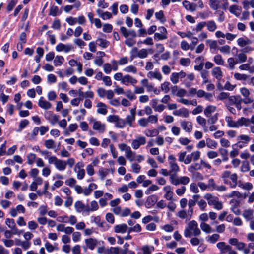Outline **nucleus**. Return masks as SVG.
Masks as SVG:
<instances>
[{
    "instance_id": "obj_1",
    "label": "nucleus",
    "mask_w": 254,
    "mask_h": 254,
    "mask_svg": "<svg viewBox=\"0 0 254 254\" xmlns=\"http://www.w3.org/2000/svg\"><path fill=\"white\" fill-rule=\"evenodd\" d=\"M146 143V138L144 136H139L137 139L133 140L131 146L134 149H137L140 146Z\"/></svg>"
},
{
    "instance_id": "obj_2",
    "label": "nucleus",
    "mask_w": 254,
    "mask_h": 254,
    "mask_svg": "<svg viewBox=\"0 0 254 254\" xmlns=\"http://www.w3.org/2000/svg\"><path fill=\"white\" fill-rule=\"evenodd\" d=\"M158 197L157 195L153 194L149 196L145 203V206L147 208H150L154 206L157 203Z\"/></svg>"
},
{
    "instance_id": "obj_3",
    "label": "nucleus",
    "mask_w": 254,
    "mask_h": 254,
    "mask_svg": "<svg viewBox=\"0 0 254 254\" xmlns=\"http://www.w3.org/2000/svg\"><path fill=\"white\" fill-rule=\"evenodd\" d=\"M38 105L40 107L47 110L51 107L52 104L49 102L44 100V97L41 96L39 100Z\"/></svg>"
},
{
    "instance_id": "obj_4",
    "label": "nucleus",
    "mask_w": 254,
    "mask_h": 254,
    "mask_svg": "<svg viewBox=\"0 0 254 254\" xmlns=\"http://www.w3.org/2000/svg\"><path fill=\"white\" fill-rule=\"evenodd\" d=\"M85 242L88 248L91 250L94 249L98 243L96 239L91 238L85 239Z\"/></svg>"
},
{
    "instance_id": "obj_5",
    "label": "nucleus",
    "mask_w": 254,
    "mask_h": 254,
    "mask_svg": "<svg viewBox=\"0 0 254 254\" xmlns=\"http://www.w3.org/2000/svg\"><path fill=\"white\" fill-rule=\"evenodd\" d=\"M93 128L98 130L101 133H103L105 130V125L102 124L100 121H95L93 124Z\"/></svg>"
},
{
    "instance_id": "obj_6",
    "label": "nucleus",
    "mask_w": 254,
    "mask_h": 254,
    "mask_svg": "<svg viewBox=\"0 0 254 254\" xmlns=\"http://www.w3.org/2000/svg\"><path fill=\"white\" fill-rule=\"evenodd\" d=\"M97 107H98L97 112L102 115H106L107 113V105L102 102H99L97 104Z\"/></svg>"
},
{
    "instance_id": "obj_7",
    "label": "nucleus",
    "mask_w": 254,
    "mask_h": 254,
    "mask_svg": "<svg viewBox=\"0 0 254 254\" xmlns=\"http://www.w3.org/2000/svg\"><path fill=\"white\" fill-rule=\"evenodd\" d=\"M127 228V225L123 223L120 225H117L114 227V231L116 233H124L126 232Z\"/></svg>"
},
{
    "instance_id": "obj_8",
    "label": "nucleus",
    "mask_w": 254,
    "mask_h": 254,
    "mask_svg": "<svg viewBox=\"0 0 254 254\" xmlns=\"http://www.w3.org/2000/svg\"><path fill=\"white\" fill-rule=\"evenodd\" d=\"M183 5L187 10L194 11L196 10V4L191 3L189 1L184 0L183 2Z\"/></svg>"
},
{
    "instance_id": "obj_9",
    "label": "nucleus",
    "mask_w": 254,
    "mask_h": 254,
    "mask_svg": "<svg viewBox=\"0 0 254 254\" xmlns=\"http://www.w3.org/2000/svg\"><path fill=\"white\" fill-rule=\"evenodd\" d=\"M148 55L147 51L145 49H142L139 51H138L137 54L132 55L130 56L131 60H132L134 58L138 57L140 58L143 59L147 57Z\"/></svg>"
},
{
    "instance_id": "obj_10",
    "label": "nucleus",
    "mask_w": 254,
    "mask_h": 254,
    "mask_svg": "<svg viewBox=\"0 0 254 254\" xmlns=\"http://www.w3.org/2000/svg\"><path fill=\"white\" fill-rule=\"evenodd\" d=\"M212 75L217 79L220 80L222 77V72L220 67H216L212 70Z\"/></svg>"
},
{
    "instance_id": "obj_11",
    "label": "nucleus",
    "mask_w": 254,
    "mask_h": 254,
    "mask_svg": "<svg viewBox=\"0 0 254 254\" xmlns=\"http://www.w3.org/2000/svg\"><path fill=\"white\" fill-rule=\"evenodd\" d=\"M66 166V162L60 159L57 160L55 163V167L60 171H63L65 169Z\"/></svg>"
},
{
    "instance_id": "obj_12",
    "label": "nucleus",
    "mask_w": 254,
    "mask_h": 254,
    "mask_svg": "<svg viewBox=\"0 0 254 254\" xmlns=\"http://www.w3.org/2000/svg\"><path fill=\"white\" fill-rule=\"evenodd\" d=\"M181 126L183 129L185 130L187 132H190L192 130V126L191 123L184 121L181 123Z\"/></svg>"
},
{
    "instance_id": "obj_13",
    "label": "nucleus",
    "mask_w": 254,
    "mask_h": 254,
    "mask_svg": "<svg viewBox=\"0 0 254 254\" xmlns=\"http://www.w3.org/2000/svg\"><path fill=\"white\" fill-rule=\"evenodd\" d=\"M217 247L221 250V253H225V251L230 250L231 246L230 245H226L224 242H220L217 244Z\"/></svg>"
},
{
    "instance_id": "obj_14",
    "label": "nucleus",
    "mask_w": 254,
    "mask_h": 254,
    "mask_svg": "<svg viewBox=\"0 0 254 254\" xmlns=\"http://www.w3.org/2000/svg\"><path fill=\"white\" fill-rule=\"evenodd\" d=\"M250 123V119L245 117H241L237 121V124L239 126H245L248 127Z\"/></svg>"
},
{
    "instance_id": "obj_15",
    "label": "nucleus",
    "mask_w": 254,
    "mask_h": 254,
    "mask_svg": "<svg viewBox=\"0 0 254 254\" xmlns=\"http://www.w3.org/2000/svg\"><path fill=\"white\" fill-rule=\"evenodd\" d=\"M92 186H94V189H97V187H98L97 185L95 183L90 184L88 186V188H85L84 189V190H83L82 193H83L84 195L88 196L91 194V193L92 192V191L93 190V188H92Z\"/></svg>"
},
{
    "instance_id": "obj_16",
    "label": "nucleus",
    "mask_w": 254,
    "mask_h": 254,
    "mask_svg": "<svg viewBox=\"0 0 254 254\" xmlns=\"http://www.w3.org/2000/svg\"><path fill=\"white\" fill-rule=\"evenodd\" d=\"M96 41L99 42L98 45L103 48H106L110 45V42L105 39L98 38Z\"/></svg>"
},
{
    "instance_id": "obj_17",
    "label": "nucleus",
    "mask_w": 254,
    "mask_h": 254,
    "mask_svg": "<svg viewBox=\"0 0 254 254\" xmlns=\"http://www.w3.org/2000/svg\"><path fill=\"white\" fill-rule=\"evenodd\" d=\"M216 109V107L215 106L212 105H208L204 109V113L206 117H209L210 114L212 112H214Z\"/></svg>"
},
{
    "instance_id": "obj_18",
    "label": "nucleus",
    "mask_w": 254,
    "mask_h": 254,
    "mask_svg": "<svg viewBox=\"0 0 254 254\" xmlns=\"http://www.w3.org/2000/svg\"><path fill=\"white\" fill-rule=\"evenodd\" d=\"M155 15L156 18L159 20L160 22L162 23H164L166 21L163 10H160L159 12H156L155 13Z\"/></svg>"
},
{
    "instance_id": "obj_19",
    "label": "nucleus",
    "mask_w": 254,
    "mask_h": 254,
    "mask_svg": "<svg viewBox=\"0 0 254 254\" xmlns=\"http://www.w3.org/2000/svg\"><path fill=\"white\" fill-rule=\"evenodd\" d=\"M64 59L62 56H57L54 60V64L55 66H61L63 64Z\"/></svg>"
},
{
    "instance_id": "obj_20",
    "label": "nucleus",
    "mask_w": 254,
    "mask_h": 254,
    "mask_svg": "<svg viewBox=\"0 0 254 254\" xmlns=\"http://www.w3.org/2000/svg\"><path fill=\"white\" fill-rule=\"evenodd\" d=\"M62 11L59 12V8L57 6H52L50 7L49 15L52 16H56L57 15H60Z\"/></svg>"
},
{
    "instance_id": "obj_21",
    "label": "nucleus",
    "mask_w": 254,
    "mask_h": 254,
    "mask_svg": "<svg viewBox=\"0 0 254 254\" xmlns=\"http://www.w3.org/2000/svg\"><path fill=\"white\" fill-rule=\"evenodd\" d=\"M18 0H10L6 7V11L9 13L11 12L13 8L18 3Z\"/></svg>"
},
{
    "instance_id": "obj_22",
    "label": "nucleus",
    "mask_w": 254,
    "mask_h": 254,
    "mask_svg": "<svg viewBox=\"0 0 254 254\" xmlns=\"http://www.w3.org/2000/svg\"><path fill=\"white\" fill-rule=\"evenodd\" d=\"M75 208L77 212H81L85 208V205L81 201H77L74 204Z\"/></svg>"
},
{
    "instance_id": "obj_23",
    "label": "nucleus",
    "mask_w": 254,
    "mask_h": 254,
    "mask_svg": "<svg viewBox=\"0 0 254 254\" xmlns=\"http://www.w3.org/2000/svg\"><path fill=\"white\" fill-rule=\"evenodd\" d=\"M29 124V122L27 119H24L20 121L18 128L17 129V132H20L23 129H24L27 125Z\"/></svg>"
},
{
    "instance_id": "obj_24",
    "label": "nucleus",
    "mask_w": 254,
    "mask_h": 254,
    "mask_svg": "<svg viewBox=\"0 0 254 254\" xmlns=\"http://www.w3.org/2000/svg\"><path fill=\"white\" fill-rule=\"evenodd\" d=\"M225 120L227 122L228 127L234 128L238 127V125L237 124V122H235V121H233L231 117H226L225 118Z\"/></svg>"
},
{
    "instance_id": "obj_25",
    "label": "nucleus",
    "mask_w": 254,
    "mask_h": 254,
    "mask_svg": "<svg viewBox=\"0 0 254 254\" xmlns=\"http://www.w3.org/2000/svg\"><path fill=\"white\" fill-rule=\"evenodd\" d=\"M234 203V205L231 207V209L234 214L237 215H240L241 214V210L239 209L235 210V209L239 206L240 202L237 200H235Z\"/></svg>"
},
{
    "instance_id": "obj_26",
    "label": "nucleus",
    "mask_w": 254,
    "mask_h": 254,
    "mask_svg": "<svg viewBox=\"0 0 254 254\" xmlns=\"http://www.w3.org/2000/svg\"><path fill=\"white\" fill-rule=\"evenodd\" d=\"M206 145L209 148H216L217 146V143L209 138L206 139Z\"/></svg>"
},
{
    "instance_id": "obj_27",
    "label": "nucleus",
    "mask_w": 254,
    "mask_h": 254,
    "mask_svg": "<svg viewBox=\"0 0 254 254\" xmlns=\"http://www.w3.org/2000/svg\"><path fill=\"white\" fill-rule=\"evenodd\" d=\"M110 170L109 169L101 168L99 170V174L102 180H104L105 177L109 174Z\"/></svg>"
},
{
    "instance_id": "obj_28",
    "label": "nucleus",
    "mask_w": 254,
    "mask_h": 254,
    "mask_svg": "<svg viewBox=\"0 0 254 254\" xmlns=\"http://www.w3.org/2000/svg\"><path fill=\"white\" fill-rule=\"evenodd\" d=\"M230 179L232 180L233 184H230V187L235 188L237 185L238 176L236 173H233L231 175Z\"/></svg>"
},
{
    "instance_id": "obj_29",
    "label": "nucleus",
    "mask_w": 254,
    "mask_h": 254,
    "mask_svg": "<svg viewBox=\"0 0 254 254\" xmlns=\"http://www.w3.org/2000/svg\"><path fill=\"white\" fill-rule=\"evenodd\" d=\"M149 75H151V76H153V77L158 79V80L160 81L162 79V76L160 72L159 71H156L154 72H153L152 71H150L147 74V76L149 78H151V76H149Z\"/></svg>"
},
{
    "instance_id": "obj_30",
    "label": "nucleus",
    "mask_w": 254,
    "mask_h": 254,
    "mask_svg": "<svg viewBox=\"0 0 254 254\" xmlns=\"http://www.w3.org/2000/svg\"><path fill=\"white\" fill-rule=\"evenodd\" d=\"M207 29L210 32L214 31L217 28V25L213 20L209 21L207 24Z\"/></svg>"
},
{
    "instance_id": "obj_31",
    "label": "nucleus",
    "mask_w": 254,
    "mask_h": 254,
    "mask_svg": "<svg viewBox=\"0 0 254 254\" xmlns=\"http://www.w3.org/2000/svg\"><path fill=\"white\" fill-rule=\"evenodd\" d=\"M238 44L240 47H244L247 45L251 43V41L249 39L245 40L243 38H239L237 40Z\"/></svg>"
},
{
    "instance_id": "obj_32",
    "label": "nucleus",
    "mask_w": 254,
    "mask_h": 254,
    "mask_svg": "<svg viewBox=\"0 0 254 254\" xmlns=\"http://www.w3.org/2000/svg\"><path fill=\"white\" fill-rule=\"evenodd\" d=\"M210 2V6L213 10H216L220 7V2L219 0H211Z\"/></svg>"
},
{
    "instance_id": "obj_33",
    "label": "nucleus",
    "mask_w": 254,
    "mask_h": 254,
    "mask_svg": "<svg viewBox=\"0 0 254 254\" xmlns=\"http://www.w3.org/2000/svg\"><path fill=\"white\" fill-rule=\"evenodd\" d=\"M201 229L206 233H209L212 231L210 226L206 223H201L200 224Z\"/></svg>"
},
{
    "instance_id": "obj_34",
    "label": "nucleus",
    "mask_w": 254,
    "mask_h": 254,
    "mask_svg": "<svg viewBox=\"0 0 254 254\" xmlns=\"http://www.w3.org/2000/svg\"><path fill=\"white\" fill-rule=\"evenodd\" d=\"M168 36L166 34H163L161 33H155L154 38L155 41L163 40L167 39Z\"/></svg>"
},
{
    "instance_id": "obj_35",
    "label": "nucleus",
    "mask_w": 254,
    "mask_h": 254,
    "mask_svg": "<svg viewBox=\"0 0 254 254\" xmlns=\"http://www.w3.org/2000/svg\"><path fill=\"white\" fill-rule=\"evenodd\" d=\"M214 61L217 65H223L224 63L222 56L220 54L216 55L214 56Z\"/></svg>"
},
{
    "instance_id": "obj_36",
    "label": "nucleus",
    "mask_w": 254,
    "mask_h": 254,
    "mask_svg": "<svg viewBox=\"0 0 254 254\" xmlns=\"http://www.w3.org/2000/svg\"><path fill=\"white\" fill-rule=\"evenodd\" d=\"M250 167L248 161H243L241 167V171L243 172H246L250 170Z\"/></svg>"
},
{
    "instance_id": "obj_37",
    "label": "nucleus",
    "mask_w": 254,
    "mask_h": 254,
    "mask_svg": "<svg viewBox=\"0 0 254 254\" xmlns=\"http://www.w3.org/2000/svg\"><path fill=\"white\" fill-rule=\"evenodd\" d=\"M154 248L151 246L150 248L148 245L143 246L142 247V250L143 252V254H151V252L153 251Z\"/></svg>"
},
{
    "instance_id": "obj_38",
    "label": "nucleus",
    "mask_w": 254,
    "mask_h": 254,
    "mask_svg": "<svg viewBox=\"0 0 254 254\" xmlns=\"http://www.w3.org/2000/svg\"><path fill=\"white\" fill-rule=\"evenodd\" d=\"M36 157V154L32 153H30V154H28L27 156L28 164L29 165L33 164L35 160Z\"/></svg>"
},
{
    "instance_id": "obj_39",
    "label": "nucleus",
    "mask_w": 254,
    "mask_h": 254,
    "mask_svg": "<svg viewBox=\"0 0 254 254\" xmlns=\"http://www.w3.org/2000/svg\"><path fill=\"white\" fill-rule=\"evenodd\" d=\"M179 73L177 72H173L170 76V80L173 84H177L179 82Z\"/></svg>"
},
{
    "instance_id": "obj_40",
    "label": "nucleus",
    "mask_w": 254,
    "mask_h": 254,
    "mask_svg": "<svg viewBox=\"0 0 254 254\" xmlns=\"http://www.w3.org/2000/svg\"><path fill=\"white\" fill-rule=\"evenodd\" d=\"M253 213L252 209L245 210L243 212V216L247 220H250L252 219Z\"/></svg>"
},
{
    "instance_id": "obj_41",
    "label": "nucleus",
    "mask_w": 254,
    "mask_h": 254,
    "mask_svg": "<svg viewBox=\"0 0 254 254\" xmlns=\"http://www.w3.org/2000/svg\"><path fill=\"white\" fill-rule=\"evenodd\" d=\"M45 247L48 252H52L54 250H58V247H55L50 242L47 241L45 244Z\"/></svg>"
},
{
    "instance_id": "obj_42",
    "label": "nucleus",
    "mask_w": 254,
    "mask_h": 254,
    "mask_svg": "<svg viewBox=\"0 0 254 254\" xmlns=\"http://www.w3.org/2000/svg\"><path fill=\"white\" fill-rule=\"evenodd\" d=\"M234 78L238 80H246L248 76L244 74H240L239 73H235L234 75Z\"/></svg>"
},
{
    "instance_id": "obj_43",
    "label": "nucleus",
    "mask_w": 254,
    "mask_h": 254,
    "mask_svg": "<svg viewBox=\"0 0 254 254\" xmlns=\"http://www.w3.org/2000/svg\"><path fill=\"white\" fill-rule=\"evenodd\" d=\"M9 99V96L6 95L3 91H0V100L3 104H5Z\"/></svg>"
},
{
    "instance_id": "obj_44",
    "label": "nucleus",
    "mask_w": 254,
    "mask_h": 254,
    "mask_svg": "<svg viewBox=\"0 0 254 254\" xmlns=\"http://www.w3.org/2000/svg\"><path fill=\"white\" fill-rule=\"evenodd\" d=\"M170 181L171 184L177 186L180 184L179 178H176V174L171 175Z\"/></svg>"
},
{
    "instance_id": "obj_45",
    "label": "nucleus",
    "mask_w": 254,
    "mask_h": 254,
    "mask_svg": "<svg viewBox=\"0 0 254 254\" xmlns=\"http://www.w3.org/2000/svg\"><path fill=\"white\" fill-rule=\"evenodd\" d=\"M170 85V82L165 81L161 85V90L164 91V93H167L170 90L169 85Z\"/></svg>"
},
{
    "instance_id": "obj_46",
    "label": "nucleus",
    "mask_w": 254,
    "mask_h": 254,
    "mask_svg": "<svg viewBox=\"0 0 254 254\" xmlns=\"http://www.w3.org/2000/svg\"><path fill=\"white\" fill-rule=\"evenodd\" d=\"M218 119V113H216L214 115L209 117V118L208 119L207 122L210 124H214L216 123Z\"/></svg>"
},
{
    "instance_id": "obj_47",
    "label": "nucleus",
    "mask_w": 254,
    "mask_h": 254,
    "mask_svg": "<svg viewBox=\"0 0 254 254\" xmlns=\"http://www.w3.org/2000/svg\"><path fill=\"white\" fill-rule=\"evenodd\" d=\"M61 27L60 20L59 19H56L53 21L51 27L55 30H59Z\"/></svg>"
},
{
    "instance_id": "obj_48",
    "label": "nucleus",
    "mask_w": 254,
    "mask_h": 254,
    "mask_svg": "<svg viewBox=\"0 0 254 254\" xmlns=\"http://www.w3.org/2000/svg\"><path fill=\"white\" fill-rule=\"evenodd\" d=\"M126 125V121L124 119L120 118L119 117V120L116 122V127L119 128H123Z\"/></svg>"
},
{
    "instance_id": "obj_49",
    "label": "nucleus",
    "mask_w": 254,
    "mask_h": 254,
    "mask_svg": "<svg viewBox=\"0 0 254 254\" xmlns=\"http://www.w3.org/2000/svg\"><path fill=\"white\" fill-rule=\"evenodd\" d=\"M55 142L52 139L46 140L44 142V145L47 149L54 148Z\"/></svg>"
},
{
    "instance_id": "obj_50",
    "label": "nucleus",
    "mask_w": 254,
    "mask_h": 254,
    "mask_svg": "<svg viewBox=\"0 0 254 254\" xmlns=\"http://www.w3.org/2000/svg\"><path fill=\"white\" fill-rule=\"evenodd\" d=\"M180 62L182 66H188L190 63V60L189 58H182L180 59Z\"/></svg>"
},
{
    "instance_id": "obj_51",
    "label": "nucleus",
    "mask_w": 254,
    "mask_h": 254,
    "mask_svg": "<svg viewBox=\"0 0 254 254\" xmlns=\"http://www.w3.org/2000/svg\"><path fill=\"white\" fill-rule=\"evenodd\" d=\"M100 17L103 20H107L111 18L112 15L110 12L106 11L102 12L101 15H100Z\"/></svg>"
},
{
    "instance_id": "obj_52",
    "label": "nucleus",
    "mask_w": 254,
    "mask_h": 254,
    "mask_svg": "<svg viewBox=\"0 0 254 254\" xmlns=\"http://www.w3.org/2000/svg\"><path fill=\"white\" fill-rule=\"evenodd\" d=\"M119 117L118 115H110L107 117V120L109 122L116 123V122L119 120Z\"/></svg>"
},
{
    "instance_id": "obj_53",
    "label": "nucleus",
    "mask_w": 254,
    "mask_h": 254,
    "mask_svg": "<svg viewBox=\"0 0 254 254\" xmlns=\"http://www.w3.org/2000/svg\"><path fill=\"white\" fill-rule=\"evenodd\" d=\"M239 186L240 187H242L243 189L250 190L253 189V186L251 183L250 182H247L244 185H243L242 184H239Z\"/></svg>"
},
{
    "instance_id": "obj_54",
    "label": "nucleus",
    "mask_w": 254,
    "mask_h": 254,
    "mask_svg": "<svg viewBox=\"0 0 254 254\" xmlns=\"http://www.w3.org/2000/svg\"><path fill=\"white\" fill-rule=\"evenodd\" d=\"M149 133H146V135L148 137L155 136L158 135L159 131L157 129L152 130H148Z\"/></svg>"
},
{
    "instance_id": "obj_55",
    "label": "nucleus",
    "mask_w": 254,
    "mask_h": 254,
    "mask_svg": "<svg viewBox=\"0 0 254 254\" xmlns=\"http://www.w3.org/2000/svg\"><path fill=\"white\" fill-rule=\"evenodd\" d=\"M113 30V26L111 24L107 23L103 25V31L104 32L111 33Z\"/></svg>"
},
{
    "instance_id": "obj_56",
    "label": "nucleus",
    "mask_w": 254,
    "mask_h": 254,
    "mask_svg": "<svg viewBox=\"0 0 254 254\" xmlns=\"http://www.w3.org/2000/svg\"><path fill=\"white\" fill-rule=\"evenodd\" d=\"M124 70L127 72H132L133 73H136L137 72L136 68L132 65L126 67Z\"/></svg>"
},
{
    "instance_id": "obj_57",
    "label": "nucleus",
    "mask_w": 254,
    "mask_h": 254,
    "mask_svg": "<svg viewBox=\"0 0 254 254\" xmlns=\"http://www.w3.org/2000/svg\"><path fill=\"white\" fill-rule=\"evenodd\" d=\"M230 95V93L228 92H221L217 97V99L222 101L224 99H227Z\"/></svg>"
},
{
    "instance_id": "obj_58",
    "label": "nucleus",
    "mask_w": 254,
    "mask_h": 254,
    "mask_svg": "<svg viewBox=\"0 0 254 254\" xmlns=\"http://www.w3.org/2000/svg\"><path fill=\"white\" fill-rule=\"evenodd\" d=\"M106 219L108 222L111 224H113L115 222L114 216L111 213H107L106 214Z\"/></svg>"
},
{
    "instance_id": "obj_59",
    "label": "nucleus",
    "mask_w": 254,
    "mask_h": 254,
    "mask_svg": "<svg viewBox=\"0 0 254 254\" xmlns=\"http://www.w3.org/2000/svg\"><path fill=\"white\" fill-rule=\"evenodd\" d=\"M126 124H127L129 126H131L132 122L135 120V117L131 115H127L126 117Z\"/></svg>"
},
{
    "instance_id": "obj_60",
    "label": "nucleus",
    "mask_w": 254,
    "mask_h": 254,
    "mask_svg": "<svg viewBox=\"0 0 254 254\" xmlns=\"http://www.w3.org/2000/svg\"><path fill=\"white\" fill-rule=\"evenodd\" d=\"M220 236L218 234H214L209 237V240L212 244L215 243L219 239Z\"/></svg>"
},
{
    "instance_id": "obj_61",
    "label": "nucleus",
    "mask_w": 254,
    "mask_h": 254,
    "mask_svg": "<svg viewBox=\"0 0 254 254\" xmlns=\"http://www.w3.org/2000/svg\"><path fill=\"white\" fill-rule=\"evenodd\" d=\"M179 181L181 184L187 185L190 182V178L187 176H182L179 178Z\"/></svg>"
},
{
    "instance_id": "obj_62",
    "label": "nucleus",
    "mask_w": 254,
    "mask_h": 254,
    "mask_svg": "<svg viewBox=\"0 0 254 254\" xmlns=\"http://www.w3.org/2000/svg\"><path fill=\"white\" fill-rule=\"evenodd\" d=\"M87 173L88 175L92 176L94 174V169L92 164H89L86 167Z\"/></svg>"
},
{
    "instance_id": "obj_63",
    "label": "nucleus",
    "mask_w": 254,
    "mask_h": 254,
    "mask_svg": "<svg viewBox=\"0 0 254 254\" xmlns=\"http://www.w3.org/2000/svg\"><path fill=\"white\" fill-rule=\"evenodd\" d=\"M198 227V224L195 220H191L190 221L188 227L189 228L190 230H194L195 228Z\"/></svg>"
},
{
    "instance_id": "obj_64",
    "label": "nucleus",
    "mask_w": 254,
    "mask_h": 254,
    "mask_svg": "<svg viewBox=\"0 0 254 254\" xmlns=\"http://www.w3.org/2000/svg\"><path fill=\"white\" fill-rule=\"evenodd\" d=\"M120 248L119 247H111L110 250L108 251L107 254H119Z\"/></svg>"
}]
</instances>
